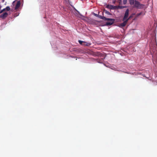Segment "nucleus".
<instances>
[{
    "label": "nucleus",
    "mask_w": 157,
    "mask_h": 157,
    "mask_svg": "<svg viewBox=\"0 0 157 157\" xmlns=\"http://www.w3.org/2000/svg\"><path fill=\"white\" fill-rule=\"evenodd\" d=\"M129 3L131 6L133 7L138 9H142L145 8V5L141 4L139 2L136 0H129Z\"/></svg>",
    "instance_id": "obj_1"
},
{
    "label": "nucleus",
    "mask_w": 157,
    "mask_h": 157,
    "mask_svg": "<svg viewBox=\"0 0 157 157\" xmlns=\"http://www.w3.org/2000/svg\"><path fill=\"white\" fill-rule=\"evenodd\" d=\"M94 56H97L101 57H102L101 58V60H100V59H98L97 60V62L100 63H102L103 59L105 58V56L104 54H102L100 52H95Z\"/></svg>",
    "instance_id": "obj_2"
},
{
    "label": "nucleus",
    "mask_w": 157,
    "mask_h": 157,
    "mask_svg": "<svg viewBox=\"0 0 157 157\" xmlns=\"http://www.w3.org/2000/svg\"><path fill=\"white\" fill-rule=\"evenodd\" d=\"M105 21H109L106 22V25H112L114 22L115 19L113 18H106Z\"/></svg>",
    "instance_id": "obj_3"
},
{
    "label": "nucleus",
    "mask_w": 157,
    "mask_h": 157,
    "mask_svg": "<svg viewBox=\"0 0 157 157\" xmlns=\"http://www.w3.org/2000/svg\"><path fill=\"white\" fill-rule=\"evenodd\" d=\"M129 10L128 9H127L125 11L122 20H127V19H128V17L129 16Z\"/></svg>",
    "instance_id": "obj_4"
},
{
    "label": "nucleus",
    "mask_w": 157,
    "mask_h": 157,
    "mask_svg": "<svg viewBox=\"0 0 157 157\" xmlns=\"http://www.w3.org/2000/svg\"><path fill=\"white\" fill-rule=\"evenodd\" d=\"M78 41L79 43L82 45L89 46L91 44L90 43L84 41H82L81 40H79Z\"/></svg>",
    "instance_id": "obj_5"
},
{
    "label": "nucleus",
    "mask_w": 157,
    "mask_h": 157,
    "mask_svg": "<svg viewBox=\"0 0 157 157\" xmlns=\"http://www.w3.org/2000/svg\"><path fill=\"white\" fill-rule=\"evenodd\" d=\"M123 22L122 23H121L120 24V27H124L126 25L128 21L127 20H122Z\"/></svg>",
    "instance_id": "obj_6"
},
{
    "label": "nucleus",
    "mask_w": 157,
    "mask_h": 157,
    "mask_svg": "<svg viewBox=\"0 0 157 157\" xmlns=\"http://www.w3.org/2000/svg\"><path fill=\"white\" fill-rule=\"evenodd\" d=\"M8 15V13L6 12H5L0 15V17L2 19H4L7 17Z\"/></svg>",
    "instance_id": "obj_7"
},
{
    "label": "nucleus",
    "mask_w": 157,
    "mask_h": 157,
    "mask_svg": "<svg viewBox=\"0 0 157 157\" xmlns=\"http://www.w3.org/2000/svg\"><path fill=\"white\" fill-rule=\"evenodd\" d=\"M88 22L90 24H94L96 23L95 20L92 19H88Z\"/></svg>",
    "instance_id": "obj_8"
},
{
    "label": "nucleus",
    "mask_w": 157,
    "mask_h": 157,
    "mask_svg": "<svg viewBox=\"0 0 157 157\" xmlns=\"http://www.w3.org/2000/svg\"><path fill=\"white\" fill-rule=\"evenodd\" d=\"M21 5V2L20 1H18L17 2V3L16 5L15 9V10H17L18 9V8L20 7Z\"/></svg>",
    "instance_id": "obj_9"
},
{
    "label": "nucleus",
    "mask_w": 157,
    "mask_h": 157,
    "mask_svg": "<svg viewBox=\"0 0 157 157\" xmlns=\"http://www.w3.org/2000/svg\"><path fill=\"white\" fill-rule=\"evenodd\" d=\"M115 6L112 5H108L106 6V7L110 9H114L115 8Z\"/></svg>",
    "instance_id": "obj_10"
},
{
    "label": "nucleus",
    "mask_w": 157,
    "mask_h": 157,
    "mask_svg": "<svg viewBox=\"0 0 157 157\" xmlns=\"http://www.w3.org/2000/svg\"><path fill=\"white\" fill-rule=\"evenodd\" d=\"M98 17L99 18H100L101 19H103L105 21V20L106 18L105 17H104V16H101L99 15H98Z\"/></svg>",
    "instance_id": "obj_11"
},
{
    "label": "nucleus",
    "mask_w": 157,
    "mask_h": 157,
    "mask_svg": "<svg viewBox=\"0 0 157 157\" xmlns=\"http://www.w3.org/2000/svg\"><path fill=\"white\" fill-rule=\"evenodd\" d=\"M135 15V14L134 13H132V14H131L130 16L129 17H128V19H127V21H128L131 19V18H132L133 16Z\"/></svg>",
    "instance_id": "obj_12"
},
{
    "label": "nucleus",
    "mask_w": 157,
    "mask_h": 157,
    "mask_svg": "<svg viewBox=\"0 0 157 157\" xmlns=\"http://www.w3.org/2000/svg\"><path fill=\"white\" fill-rule=\"evenodd\" d=\"M104 12L105 13L107 14L108 15H111V14L109 12L107 11L106 10H104Z\"/></svg>",
    "instance_id": "obj_13"
},
{
    "label": "nucleus",
    "mask_w": 157,
    "mask_h": 157,
    "mask_svg": "<svg viewBox=\"0 0 157 157\" xmlns=\"http://www.w3.org/2000/svg\"><path fill=\"white\" fill-rule=\"evenodd\" d=\"M5 9V11L7 10L9 11L10 10V8L9 6H7L4 9Z\"/></svg>",
    "instance_id": "obj_14"
},
{
    "label": "nucleus",
    "mask_w": 157,
    "mask_h": 157,
    "mask_svg": "<svg viewBox=\"0 0 157 157\" xmlns=\"http://www.w3.org/2000/svg\"><path fill=\"white\" fill-rule=\"evenodd\" d=\"M127 0H123L124 4H125L126 3Z\"/></svg>",
    "instance_id": "obj_15"
},
{
    "label": "nucleus",
    "mask_w": 157,
    "mask_h": 157,
    "mask_svg": "<svg viewBox=\"0 0 157 157\" xmlns=\"http://www.w3.org/2000/svg\"><path fill=\"white\" fill-rule=\"evenodd\" d=\"M5 11V9H3L2 10H1L0 11V13H2L3 11Z\"/></svg>",
    "instance_id": "obj_16"
},
{
    "label": "nucleus",
    "mask_w": 157,
    "mask_h": 157,
    "mask_svg": "<svg viewBox=\"0 0 157 157\" xmlns=\"http://www.w3.org/2000/svg\"><path fill=\"white\" fill-rule=\"evenodd\" d=\"M94 15L95 16H96L97 17H98V16L99 15L98 14H95V13L94 14Z\"/></svg>",
    "instance_id": "obj_17"
},
{
    "label": "nucleus",
    "mask_w": 157,
    "mask_h": 157,
    "mask_svg": "<svg viewBox=\"0 0 157 157\" xmlns=\"http://www.w3.org/2000/svg\"><path fill=\"white\" fill-rule=\"evenodd\" d=\"M141 14V13H138L137 14V16H139V15H140Z\"/></svg>",
    "instance_id": "obj_18"
},
{
    "label": "nucleus",
    "mask_w": 157,
    "mask_h": 157,
    "mask_svg": "<svg viewBox=\"0 0 157 157\" xmlns=\"http://www.w3.org/2000/svg\"><path fill=\"white\" fill-rule=\"evenodd\" d=\"M115 1H114V3H115Z\"/></svg>",
    "instance_id": "obj_19"
},
{
    "label": "nucleus",
    "mask_w": 157,
    "mask_h": 157,
    "mask_svg": "<svg viewBox=\"0 0 157 157\" xmlns=\"http://www.w3.org/2000/svg\"><path fill=\"white\" fill-rule=\"evenodd\" d=\"M3 2H4V0H3Z\"/></svg>",
    "instance_id": "obj_20"
}]
</instances>
